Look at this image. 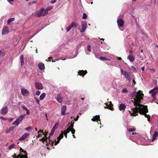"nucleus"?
Returning a JSON list of instances; mask_svg holds the SVG:
<instances>
[{
	"label": "nucleus",
	"mask_w": 158,
	"mask_h": 158,
	"mask_svg": "<svg viewBox=\"0 0 158 158\" xmlns=\"http://www.w3.org/2000/svg\"><path fill=\"white\" fill-rule=\"evenodd\" d=\"M0 118L3 120H7V118H5L3 116H0Z\"/></svg>",
	"instance_id": "6e6d98bb"
},
{
	"label": "nucleus",
	"mask_w": 158,
	"mask_h": 158,
	"mask_svg": "<svg viewBox=\"0 0 158 158\" xmlns=\"http://www.w3.org/2000/svg\"><path fill=\"white\" fill-rule=\"evenodd\" d=\"M135 100H134V102L133 103L135 106H139V107H142L143 106V105L139 103V102L141 100L140 98H135Z\"/></svg>",
	"instance_id": "20e7f679"
},
{
	"label": "nucleus",
	"mask_w": 158,
	"mask_h": 158,
	"mask_svg": "<svg viewBox=\"0 0 158 158\" xmlns=\"http://www.w3.org/2000/svg\"><path fill=\"white\" fill-rule=\"evenodd\" d=\"M35 86L37 89H43V85L40 83L36 82L35 84Z\"/></svg>",
	"instance_id": "1a4fd4ad"
},
{
	"label": "nucleus",
	"mask_w": 158,
	"mask_h": 158,
	"mask_svg": "<svg viewBox=\"0 0 158 158\" xmlns=\"http://www.w3.org/2000/svg\"><path fill=\"white\" fill-rule=\"evenodd\" d=\"M42 133L44 135V133L41 130H40L38 132V134H39L40 133Z\"/></svg>",
	"instance_id": "680f3d73"
},
{
	"label": "nucleus",
	"mask_w": 158,
	"mask_h": 158,
	"mask_svg": "<svg viewBox=\"0 0 158 158\" xmlns=\"http://www.w3.org/2000/svg\"><path fill=\"white\" fill-rule=\"evenodd\" d=\"M26 114L27 115H29V114H30V111H29V110H27V111H26Z\"/></svg>",
	"instance_id": "0e129e2a"
},
{
	"label": "nucleus",
	"mask_w": 158,
	"mask_h": 158,
	"mask_svg": "<svg viewBox=\"0 0 158 158\" xmlns=\"http://www.w3.org/2000/svg\"><path fill=\"white\" fill-rule=\"evenodd\" d=\"M74 126V125L73 124H71L69 126V127L68 128H70V129H71L73 128V127Z\"/></svg>",
	"instance_id": "4d7b16f0"
},
{
	"label": "nucleus",
	"mask_w": 158,
	"mask_h": 158,
	"mask_svg": "<svg viewBox=\"0 0 158 158\" xmlns=\"http://www.w3.org/2000/svg\"><path fill=\"white\" fill-rule=\"evenodd\" d=\"M87 17V16L86 14L85 13H83L82 19H86Z\"/></svg>",
	"instance_id": "8fccbe9b"
},
{
	"label": "nucleus",
	"mask_w": 158,
	"mask_h": 158,
	"mask_svg": "<svg viewBox=\"0 0 158 158\" xmlns=\"http://www.w3.org/2000/svg\"><path fill=\"white\" fill-rule=\"evenodd\" d=\"M158 135V132L157 131H155L153 135V138L152 139V141H154L156 138L157 136Z\"/></svg>",
	"instance_id": "5701e85b"
},
{
	"label": "nucleus",
	"mask_w": 158,
	"mask_h": 158,
	"mask_svg": "<svg viewBox=\"0 0 158 158\" xmlns=\"http://www.w3.org/2000/svg\"><path fill=\"white\" fill-rule=\"evenodd\" d=\"M127 59L131 62H133L135 60V58L131 55H129L127 57Z\"/></svg>",
	"instance_id": "4be33fe9"
},
{
	"label": "nucleus",
	"mask_w": 158,
	"mask_h": 158,
	"mask_svg": "<svg viewBox=\"0 0 158 158\" xmlns=\"http://www.w3.org/2000/svg\"><path fill=\"white\" fill-rule=\"evenodd\" d=\"M48 134V133L46 132V134L44 135L45 136V137L41 139H40V141L41 140V141H42L43 142H44L45 141L46 142V140L47 139V137L46 136Z\"/></svg>",
	"instance_id": "c85d7f7f"
},
{
	"label": "nucleus",
	"mask_w": 158,
	"mask_h": 158,
	"mask_svg": "<svg viewBox=\"0 0 158 158\" xmlns=\"http://www.w3.org/2000/svg\"><path fill=\"white\" fill-rule=\"evenodd\" d=\"M46 96V94L45 93H43L42 94L40 97V99L41 100H43Z\"/></svg>",
	"instance_id": "72a5a7b5"
},
{
	"label": "nucleus",
	"mask_w": 158,
	"mask_h": 158,
	"mask_svg": "<svg viewBox=\"0 0 158 158\" xmlns=\"http://www.w3.org/2000/svg\"><path fill=\"white\" fill-rule=\"evenodd\" d=\"M20 122L18 120L16 119V120L13 123V125H16L17 126H18Z\"/></svg>",
	"instance_id": "e433bc0d"
},
{
	"label": "nucleus",
	"mask_w": 158,
	"mask_h": 158,
	"mask_svg": "<svg viewBox=\"0 0 158 158\" xmlns=\"http://www.w3.org/2000/svg\"><path fill=\"white\" fill-rule=\"evenodd\" d=\"M56 0H52L51 1V3H53L55 2Z\"/></svg>",
	"instance_id": "338daca9"
},
{
	"label": "nucleus",
	"mask_w": 158,
	"mask_h": 158,
	"mask_svg": "<svg viewBox=\"0 0 158 158\" xmlns=\"http://www.w3.org/2000/svg\"><path fill=\"white\" fill-rule=\"evenodd\" d=\"M99 59L102 60H108V59L105 57L101 56L99 58Z\"/></svg>",
	"instance_id": "c9c22d12"
},
{
	"label": "nucleus",
	"mask_w": 158,
	"mask_h": 158,
	"mask_svg": "<svg viewBox=\"0 0 158 158\" xmlns=\"http://www.w3.org/2000/svg\"><path fill=\"white\" fill-rule=\"evenodd\" d=\"M147 113H145V114H144L145 117L148 118V120L149 122L150 121V116L149 114H147Z\"/></svg>",
	"instance_id": "4c0bfd02"
},
{
	"label": "nucleus",
	"mask_w": 158,
	"mask_h": 158,
	"mask_svg": "<svg viewBox=\"0 0 158 158\" xmlns=\"http://www.w3.org/2000/svg\"><path fill=\"white\" fill-rule=\"evenodd\" d=\"M57 102L60 103H61L62 102V98L58 94L56 98Z\"/></svg>",
	"instance_id": "bb28decb"
},
{
	"label": "nucleus",
	"mask_w": 158,
	"mask_h": 158,
	"mask_svg": "<svg viewBox=\"0 0 158 158\" xmlns=\"http://www.w3.org/2000/svg\"><path fill=\"white\" fill-rule=\"evenodd\" d=\"M122 92L124 93H127L128 92L127 89L126 88H125L123 90Z\"/></svg>",
	"instance_id": "603ef678"
},
{
	"label": "nucleus",
	"mask_w": 158,
	"mask_h": 158,
	"mask_svg": "<svg viewBox=\"0 0 158 158\" xmlns=\"http://www.w3.org/2000/svg\"><path fill=\"white\" fill-rule=\"evenodd\" d=\"M38 66L39 69L41 70H43L45 69L44 64L43 63H39Z\"/></svg>",
	"instance_id": "6ab92c4d"
},
{
	"label": "nucleus",
	"mask_w": 158,
	"mask_h": 158,
	"mask_svg": "<svg viewBox=\"0 0 158 158\" xmlns=\"http://www.w3.org/2000/svg\"><path fill=\"white\" fill-rule=\"evenodd\" d=\"M69 128V129L70 130V131H71L72 132V133L73 134H74L75 133V129L73 128H72V129H70V128Z\"/></svg>",
	"instance_id": "c03bdc74"
},
{
	"label": "nucleus",
	"mask_w": 158,
	"mask_h": 158,
	"mask_svg": "<svg viewBox=\"0 0 158 158\" xmlns=\"http://www.w3.org/2000/svg\"><path fill=\"white\" fill-rule=\"evenodd\" d=\"M70 131L69 128H68L66 130H65L64 131V135L67 138V134Z\"/></svg>",
	"instance_id": "a878e982"
},
{
	"label": "nucleus",
	"mask_w": 158,
	"mask_h": 158,
	"mask_svg": "<svg viewBox=\"0 0 158 158\" xmlns=\"http://www.w3.org/2000/svg\"><path fill=\"white\" fill-rule=\"evenodd\" d=\"M53 144L54 141L50 140V141H49V144H50L51 146H52L53 145Z\"/></svg>",
	"instance_id": "864d4df0"
},
{
	"label": "nucleus",
	"mask_w": 158,
	"mask_h": 158,
	"mask_svg": "<svg viewBox=\"0 0 158 158\" xmlns=\"http://www.w3.org/2000/svg\"><path fill=\"white\" fill-rule=\"evenodd\" d=\"M158 89V87H155L153 89L150 90L149 91V93H150V94H153L154 92L157 91L156 90H157Z\"/></svg>",
	"instance_id": "7c9ffc66"
},
{
	"label": "nucleus",
	"mask_w": 158,
	"mask_h": 158,
	"mask_svg": "<svg viewBox=\"0 0 158 158\" xmlns=\"http://www.w3.org/2000/svg\"><path fill=\"white\" fill-rule=\"evenodd\" d=\"M86 27V23L85 22H82L81 23V27L80 30L81 32H83L85 31Z\"/></svg>",
	"instance_id": "0eeeda50"
},
{
	"label": "nucleus",
	"mask_w": 158,
	"mask_h": 158,
	"mask_svg": "<svg viewBox=\"0 0 158 158\" xmlns=\"http://www.w3.org/2000/svg\"><path fill=\"white\" fill-rule=\"evenodd\" d=\"M35 100H36L38 104H40V100L38 99H37L36 98H35Z\"/></svg>",
	"instance_id": "e2e57ef3"
},
{
	"label": "nucleus",
	"mask_w": 158,
	"mask_h": 158,
	"mask_svg": "<svg viewBox=\"0 0 158 158\" xmlns=\"http://www.w3.org/2000/svg\"><path fill=\"white\" fill-rule=\"evenodd\" d=\"M22 158H28L27 156V154H25L24 155H23V157Z\"/></svg>",
	"instance_id": "13d9d810"
},
{
	"label": "nucleus",
	"mask_w": 158,
	"mask_h": 158,
	"mask_svg": "<svg viewBox=\"0 0 158 158\" xmlns=\"http://www.w3.org/2000/svg\"><path fill=\"white\" fill-rule=\"evenodd\" d=\"M121 73L124 75L127 80L129 81L131 80L130 76L128 72L122 69L121 70Z\"/></svg>",
	"instance_id": "7ed1b4c3"
},
{
	"label": "nucleus",
	"mask_w": 158,
	"mask_h": 158,
	"mask_svg": "<svg viewBox=\"0 0 158 158\" xmlns=\"http://www.w3.org/2000/svg\"><path fill=\"white\" fill-rule=\"evenodd\" d=\"M136 95V92L135 91H134V92L132 93L131 94V96L132 97H134V96H135Z\"/></svg>",
	"instance_id": "09e8293b"
},
{
	"label": "nucleus",
	"mask_w": 158,
	"mask_h": 158,
	"mask_svg": "<svg viewBox=\"0 0 158 158\" xmlns=\"http://www.w3.org/2000/svg\"><path fill=\"white\" fill-rule=\"evenodd\" d=\"M137 95L135 96V97L136 98H140L141 99V98L142 97L144 94L142 93L141 91H139L136 93Z\"/></svg>",
	"instance_id": "4468645a"
},
{
	"label": "nucleus",
	"mask_w": 158,
	"mask_h": 158,
	"mask_svg": "<svg viewBox=\"0 0 158 158\" xmlns=\"http://www.w3.org/2000/svg\"><path fill=\"white\" fill-rule=\"evenodd\" d=\"M30 134L28 133H25L22 135V137L19 138V140L21 141L23 140L28 137L30 135Z\"/></svg>",
	"instance_id": "f8f14e48"
},
{
	"label": "nucleus",
	"mask_w": 158,
	"mask_h": 158,
	"mask_svg": "<svg viewBox=\"0 0 158 158\" xmlns=\"http://www.w3.org/2000/svg\"><path fill=\"white\" fill-rule=\"evenodd\" d=\"M15 144L14 143H13L11 144L10 146L9 147L8 149L9 150H10L13 148L15 146Z\"/></svg>",
	"instance_id": "a19ab883"
},
{
	"label": "nucleus",
	"mask_w": 158,
	"mask_h": 158,
	"mask_svg": "<svg viewBox=\"0 0 158 158\" xmlns=\"http://www.w3.org/2000/svg\"><path fill=\"white\" fill-rule=\"evenodd\" d=\"M36 94L38 96H39L40 94V91H37L36 92Z\"/></svg>",
	"instance_id": "052dcab7"
},
{
	"label": "nucleus",
	"mask_w": 158,
	"mask_h": 158,
	"mask_svg": "<svg viewBox=\"0 0 158 158\" xmlns=\"http://www.w3.org/2000/svg\"><path fill=\"white\" fill-rule=\"evenodd\" d=\"M25 116V114H21L19 118H17V119L19 122H20L23 120Z\"/></svg>",
	"instance_id": "412c9836"
},
{
	"label": "nucleus",
	"mask_w": 158,
	"mask_h": 158,
	"mask_svg": "<svg viewBox=\"0 0 158 158\" xmlns=\"http://www.w3.org/2000/svg\"><path fill=\"white\" fill-rule=\"evenodd\" d=\"M5 55V51L4 49L0 50V56H4Z\"/></svg>",
	"instance_id": "cd10ccee"
},
{
	"label": "nucleus",
	"mask_w": 158,
	"mask_h": 158,
	"mask_svg": "<svg viewBox=\"0 0 158 158\" xmlns=\"http://www.w3.org/2000/svg\"><path fill=\"white\" fill-rule=\"evenodd\" d=\"M139 108L135 106L134 108L132 109V110L133 111L136 112V113H139Z\"/></svg>",
	"instance_id": "c756f323"
},
{
	"label": "nucleus",
	"mask_w": 158,
	"mask_h": 158,
	"mask_svg": "<svg viewBox=\"0 0 158 158\" xmlns=\"http://www.w3.org/2000/svg\"><path fill=\"white\" fill-rule=\"evenodd\" d=\"M20 152H24V153H25V154H27V152H26V151L24 150L23 149V148H20Z\"/></svg>",
	"instance_id": "de8ad7c7"
},
{
	"label": "nucleus",
	"mask_w": 158,
	"mask_h": 158,
	"mask_svg": "<svg viewBox=\"0 0 158 158\" xmlns=\"http://www.w3.org/2000/svg\"><path fill=\"white\" fill-rule=\"evenodd\" d=\"M77 73L79 75L82 76L83 77L87 73V72L86 70L85 71L83 70H79L77 72Z\"/></svg>",
	"instance_id": "ddd939ff"
},
{
	"label": "nucleus",
	"mask_w": 158,
	"mask_h": 158,
	"mask_svg": "<svg viewBox=\"0 0 158 158\" xmlns=\"http://www.w3.org/2000/svg\"><path fill=\"white\" fill-rule=\"evenodd\" d=\"M49 10H50V9H49L48 8L45 9L43 15V16L45 15L48 14V11Z\"/></svg>",
	"instance_id": "58836bf2"
},
{
	"label": "nucleus",
	"mask_w": 158,
	"mask_h": 158,
	"mask_svg": "<svg viewBox=\"0 0 158 158\" xmlns=\"http://www.w3.org/2000/svg\"><path fill=\"white\" fill-rule=\"evenodd\" d=\"M87 49L89 51H90L91 50V46L90 45H88L87 46Z\"/></svg>",
	"instance_id": "bf43d9fd"
},
{
	"label": "nucleus",
	"mask_w": 158,
	"mask_h": 158,
	"mask_svg": "<svg viewBox=\"0 0 158 158\" xmlns=\"http://www.w3.org/2000/svg\"><path fill=\"white\" fill-rule=\"evenodd\" d=\"M21 92L23 95H25L26 94H29V92L28 90L25 89H21Z\"/></svg>",
	"instance_id": "dca6fc26"
},
{
	"label": "nucleus",
	"mask_w": 158,
	"mask_h": 158,
	"mask_svg": "<svg viewBox=\"0 0 158 158\" xmlns=\"http://www.w3.org/2000/svg\"><path fill=\"white\" fill-rule=\"evenodd\" d=\"M8 28L6 26H4L3 27V30L2 31V34H6L8 33Z\"/></svg>",
	"instance_id": "9b49d317"
},
{
	"label": "nucleus",
	"mask_w": 158,
	"mask_h": 158,
	"mask_svg": "<svg viewBox=\"0 0 158 158\" xmlns=\"http://www.w3.org/2000/svg\"><path fill=\"white\" fill-rule=\"evenodd\" d=\"M58 124L57 123H56L55 125L53 126L51 131L50 133V134L49 135L50 136H52L53 135L56 129L57 128L56 127V126Z\"/></svg>",
	"instance_id": "2eb2a0df"
},
{
	"label": "nucleus",
	"mask_w": 158,
	"mask_h": 158,
	"mask_svg": "<svg viewBox=\"0 0 158 158\" xmlns=\"http://www.w3.org/2000/svg\"><path fill=\"white\" fill-rule=\"evenodd\" d=\"M22 108L23 110H27L28 109L24 105H23L22 106Z\"/></svg>",
	"instance_id": "5fc2aeb1"
},
{
	"label": "nucleus",
	"mask_w": 158,
	"mask_h": 158,
	"mask_svg": "<svg viewBox=\"0 0 158 158\" xmlns=\"http://www.w3.org/2000/svg\"><path fill=\"white\" fill-rule=\"evenodd\" d=\"M117 23L119 28L122 31H123L124 28L122 27V26L124 25V22L122 19H119L117 20Z\"/></svg>",
	"instance_id": "f03ea898"
},
{
	"label": "nucleus",
	"mask_w": 158,
	"mask_h": 158,
	"mask_svg": "<svg viewBox=\"0 0 158 158\" xmlns=\"http://www.w3.org/2000/svg\"><path fill=\"white\" fill-rule=\"evenodd\" d=\"M32 129V127H27L25 128V130L27 131H29L31 130Z\"/></svg>",
	"instance_id": "37998d69"
},
{
	"label": "nucleus",
	"mask_w": 158,
	"mask_h": 158,
	"mask_svg": "<svg viewBox=\"0 0 158 158\" xmlns=\"http://www.w3.org/2000/svg\"><path fill=\"white\" fill-rule=\"evenodd\" d=\"M77 26V23L74 22H73L71 23L66 28L67 32H68L73 27H76Z\"/></svg>",
	"instance_id": "423d86ee"
},
{
	"label": "nucleus",
	"mask_w": 158,
	"mask_h": 158,
	"mask_svg": "<svg viewBox=\"0 0 158 158\" xmlns=\"http://www.w3.org/2000/svg\"><path fill=\"white\" fill-rule=\"evenodd\" d=\"M44 10V9L42 8L39 11H36L35 14V16L40 17L43 15V13Z\"/></svg>",
	"instance_id": "39448f33"
},
{
	"label": "nucleus",
	"mask_w": 158,
	"mask_h": 158,
	"mask_svg": "<svg viewBox=\"0 0 158 158\" xmlns=\"http://www.w3.org/2000/svg\"><path fill=\"white\" fill-rule=\"evenodd\" d=\"M129 112L131 114V116H137L138 115V113H136V112L134 111V112L133 113H131L130 111L129 110Z\"/></svg>",
	"instance_id": "473e14b6"
},
{
	"label": "nucleus",
	"mask_w": 158,
	"mask_h": 158,
	"mask_svg": "<svg viewBox=\"0 0 158 158\" xmlns=\"http://www.w3.org/2000/svg\"><path fill=\"white\" fill-rule=\"evenodd\" d=\"M157 91L154 92V93L152 94V97L154 99H156V95L157 93Z\"/></svg>",
	"instance_id": "ea45409f"
},
{
	"label": "nucleus",
	"mask_w": 158,
	"mask_h": 158,
	"mask_svg": "<svg viewBox=\"0 0 158 158\" xmlns=\"http://www.w3.org/2000/svg\"><path fill=\"white\" fill-rule=\"evenodd\" d=\"M119 107L120 110H124L126 108V106L124 104L122 103L120 105Z\"/></svg>",
	"instance_id": "a211bd4d"
},
{
	"label": "nucleus",
	"mask_w": 158,
	"mask_h": 158,
	"mask_svg": "<svg viewBox=\"0 0 158 158\" xmlns=\"http://www.w3.org/2000/svg\"><path fill=\"white\" fill-rule=\"evenodd\" d=\"M20 62H21V65L23 66L24 64V56L23 55H20Z\"/></svg>",
	"instance_id": "393cba45"
},
{
	"label": "nucleus",
	"mask_w": 158,
	"mask_h": 158,
	"mask_svg": "<svg viewBox=\"0 0 158 158\" xmlns=\"http://www.w3.org/2000/svg\"><path fill=\"white\" fill-rule=\"evenodd\" d=\"M63 135L64 133L63 132V131H62L61 134L57 138L58 140L57 142H56L55 141V145H57L59 142L60 140L63 137ZM55 141H56V140H55Z\"/></svg>",
	"instance_id": "9d476101"
},
{
	"label": "nucleus",
	"mask_w": 158,
	"mask_h": 158,
	"mask_svg": "<svg viewBox=\"0 0 158 158\" xmlns=\"http://www.w3.org/2000/svg\"><path fill=\"white\" fill-rule=\"evenodd\" d=\"M105 104L108 109L112 110H114V108L112 107L113 105L112 103H111V104H109V105H108L107 103H106Z\"/></svg>",
	"instance_id": "b1692460"
},
{
	"label": "nucleus",
	"mask_w": 158,
	"mask_h": 158,
	"mask_svg": "<svg viewBox=\"0 0 158 158\" xmlns=\"http://www.w3.org/2000/svg\"><path fill=\"white\" fill-rule=\"evenodd\" d=\"M91 120L93 121L94 122L99 120V121L101 123L99 115H96L95 116L94 118H92Z\"/></svg>",
	"instance_id": "f3484780"
},
{
	"label": "nucleus",
	"mask_w": 158,
	"mask_h": 158,
	"mask_svg": "<svg viewBox=\"0 0 158 158\" xmlns=\"http://www.w3.org/2000/svg\"><path fill=\"white\" fill-rule=\"evenodd\" d=\"M13 158H17V156H16V154L14 153V155H13Z\"/></svg>",
	"instance_id": "774afa93"
},
{
	"label": "nucleus",
	"mask_w": 158,
	"mask_h": 158,
	"mask_svg": "<svg viewBox=\"0 0 158 158\" xmlns=\"http://www.w3.org/2000/svg\"><path fill=\"white\" fill-rule=\"evenodd\" d=\"M131 70L133 72H135L136 71L135 68L133 66H131L130 68Z\"/></svg>",
	"instance_id": "79ce46f5"
},
{
	"label": "nucleus",
	"mask_w": 158,
	"mask_h": 158,
	"mask_svg": "<svg viewBox=\"0 0 158 158\" xmlns=\"http://www.w3.org/2000/svg\"><path fill=\"white\" fill-rule=\"evenodd\" d=\"M136 129L134 128H130L128 130V131L129 132L134 131H135Z\"/></svg>",
	"instance_id": "a18cd8bd"
},
{
	"label": "nucleus",
	"mask_w": 158,
	"mask_h": 158,
	"mask_svg": "<svg viewBox=\"0 0 158 158\" xmlns=\"http://www.w3.org/2000/svg\"><path fill=\"white\" fill-rule=\"evenodd\" d=\"M139 112L141 115H143L145 113L148 112V109L147 108V106H145L144 107H141L139 108Z\"/></svg>",
	"instance_id": "f257e3e1"
},
{
	"label": "nucleus",
	"mask_w": 158,
	"mask_h": 158,
	"mask_svg": "<svg viewBox=\"0 0 158 158\" xmlns=\"http://www.w3.org/2000/svg\"><path fill=\"white\" fill-rule=\"evenodd\" d=\"M66 109V106H63L61 108V114L64 115L65 114V111Z\"/></svg>",
	"instance_id": "aec40b11"
},
{
	"label": "nucleus",
	"mask_w": 158,
	"mask_h": 158,
	"mask_svg": "<svg viewBox=\"0 0 158 158\" xmlns=\"http://www.w3.org/2000/svg\"><path fill=\"white\" fill-rule=\"evenodd\" d=\"M23 155L22 153L17 155V158H22L23 157Z\"/></svg>",
	"instance_id": "49530a36"
},
{
	"label": "nucleus",
	"mask_w": 158,
	"mask_h": 158,
	"mask_svg": "<svg viewBox=\"0 0 158 158\" xmlns=\"http://www.w3.org/2000/svg\"><path fill=\"white\" fill-rule=\"evenodd\" d=\"M78 117H79V116L78 115H77V118H75L74 119V120L75 121H77V120L78 118Z\"/></svg>",
	"instance_id": "69168bd1"
},
{
	"label": "nucleus",
	"mask_w": 158,
	"mask_h": 158,
	"mask_svg": "<svg viewBox=\"0 0 158 158\" xmlns=\"http://www.w3.org/2000/svg\"><path fill=\"white\" fill-rule=\"evenodd\" d=\"M50 139H48L47 138V139L46 140V143H47V145H49V141H50Z\"/></svg>",
	"instance_id": "3c124183"
},
{
	"label": "nucleus",
	"mask_w": 158,
	"mask_h": 158,
	"mask_svg": "<svg viewBox=\"0 0 158 158\" xmlns=\"http://www.w3.org/2000/svg\"><path fill=\"white\" fill-rule=\"evenodd\" d=\"M15 127H10L8 130H7L6 131V133H10V131L13 130L14 129Z\"/></svg>",
	"instance_id": "2f4dec72"
},
{
	"label": "nucleus",
	"mask_w": 158,
	"mask_h": 158,
	"mask_svg": "<svg viewBox=\"0 0 158 158\" xmlns=\"http://www.w3.org/2000/svg\"><path fill=\"white\" fill-rule=\"evenodd\" d=\"M15 20V19L14 18H11L8 20L7 21V24L8 25L10 23L14 21Z\"/></svg>",
	"instance_id": "f704fd0d"
},
{
	"label": "nucleus",
	"mask_w": 158,
	"mask_h": 158,
	"mask_svg": "<svg viewBox=\"0 0 158 158\" xmlns=\"http://www.w3.org/2000/svg\"><path fill=\"white\" fill-rule=\"evenodd\" d=\"M8 111V107L7 106H5L1 110L0 113L2 115H5L7 113Z\"/></svg>",
	"instance_id": "6e6552de"
}]
</instances>
